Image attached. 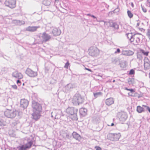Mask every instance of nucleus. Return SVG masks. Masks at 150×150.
I'll use <instances>...</instances> for the list:
<instances>
[{
  "instance_id": "nucleus-19",
  "label": "nucleus",
  "mask_w": 150,
  "mask_h": 150,
  "mask_svg": "<svg viewBox=\"0 0 150 150\" xmlns=\"http://www.w3.org/2000/svg\"><path fill=\"white\" fill-rule=\"evenodd\" d=\"M114 102V100L112 98H109L107 99L106 100L105 103L108 106L111 105L113 104Z\"/></svg>"
},
{
  "instance_id": "nucleus-13",
  "label": "nucleus",
  "mask_w": 150,
  "mask_h": 150,
  "mask_svg": "<svg viewBox=\"0 0 150 150\" xmlns=\"http://www.w3.org/2000/svg\"><path fill=\"white\" fill-rule=\"evenodd\" d=\"M42 38L43 40V42H45L50 40L51 37L48 34L45 32H44L42 34Z\"/></svg>"
},
{
  "instance_id": "nucleus-6",
  "label": "nucleus",
  "mask_w": 150,
  "mask_h": 150,
  "mask_svg": "<svg viewBox=\"0 0 150 150\" xmlns=\"http://www.w3.org/2000/svg\"><path fill=\"white\" fill-rule=\"evenodd\" d=\"M78 109L77 108L71 107H68L66 110L67 112L71 115H74L76 117L77 116Z\"/></svg>"
},
{
  "instance_id": "nucleus-62",
  "label": "nucleus",
  "mask_w": 150,
  "mask_h": 150,
  "mask_svg": "<svg viewBox=\"0 0 150 150\" xmlns=\"http://www.w3.org/2000/svg\"><path fill=\"white\" fill-rule=\"evenodd\" d=\"M132 6L133 7L134 6V4L132 3L131 4Z\"/></svg>"
},
{
  "instance_id": "nucleus-12",
  "label": "nucleus",
  "mask_w": 150,
  "mask_h": 150,
  "mask_svg": "<svg viewBox=\"0 0 150 150\" xmlns=\"http://www.w3.org/2000/svg\"><path fill=\"white\" fill-rule=\"evenodd\" d=\"M74 86V85L72 83H69L63 87V91L66 93H67L70 91Z\"/></svg>"
},
{
  "instance_id": "nucleus-1",
  "label": "nucleus",
  "mask_w": 150,
  "mask_h": 150,
  "mask_svg": "<svg viewBox=\"0 0 150 150\" xmlns=\"http://www.w3.org/2000/svg\"><path fill=\"white\" fill-rule=\"evenodd\" d=\"M32 106L33 112L32 114L33 118L37 120L40 117V113L41 112L42 110V106L38 103L33 100L32 102Z\"/></svg>"
},
{
  "instance_id": "nucleus-29",
  "label": "nucleus",
  "mask_w": 150,
  "mask_h": 150,
  "mask_svg": "<svg viewBox=\"0 0 150 150\" xmlns=\"http://www.w3.org/2000/svg\"><path fill=\"white\" fill-rule=\"evenodd\" d=\"M93 95L95 98H96L99 96H101L102 95V93L101 92H98L93 93Z\"/></svg>"
},
{
  "instance_id": "nucleus-10",
  "label": "nucleus",
  "mask_w": 150,
  "mask_h": 150,
  "mask_svg": "<svg viewBox=\"0 0 150 150\" xmlns=\"http://www.w3.org/2000/svg\"><path fill=\"white\" fill-rule=\"evenodd\" d=\"M118 115L119 120L120 122H124L127 117V113L124 112H120Z\"/></svg>"
},
{
  "instance_id": "nucleus-25",
  "label": "nucleus",
  "mask_w": 150,
  "mask_h": 150,
  "mask_svg": "<svg viewBox=\"0 0 150 150\" xmlns=\"http://www.w3.org/2000/svg\"><path fill=\"white\" fill-rule=\"evenodd\" d=\"M142 36L139 37H135V38L134 39L135 42L134 43V45H137L139 44L141 42V38Z\"/></svg>"
},
{
  "instance_id": "nucleus-20",
  "label": "nucleus",
  "mask_w": 150,
  "mask_h": 150,
  "mask_svg": "<svg viewBox=\"0 0 150 150\" xmlns=\"http://www.w3.org/2000/svg\"><path fill=\"white\" fill-rule=\"evenodd\" d=\"M126 36L127 38L129 39L131 42L134 41L133 39V34L132 33H128L126 34Z\"/></svg>"
},
{
  "instance_id": "nucleus-40",
  "label": "nucleus",
  "mask_w": 150,
  "mask_h": 150,
  "mask_svg": "<svg viewBox=\"0 0 150 150\" xmlns=\"http://www.w3.org/2000/svg\"><path fill=\"white\" fill-rule=\"evenodd\" d=\"M120 9L119 8L117 7V8H115L114 11H113V12L114 13H117L119 11Z\"/></svg>"
},
{
  "instance_id": "nucleus-39",
  "label": "nucleus",
  "mask_w": 150,
  "mask_h": 150,
  "mask_svg": "<svg viewBox=\"0 0 150 150\" xmlns=\"http://www.w3.org/2000/svg\"><path fill=\"white\" fill-rule=\"evenodd\" d=\"M118 60L117 58H115L113 59V60L112 61V63H113L114 64H117V63L118 62Z\"/></svg>"
},
{
  "instance_id": "nucleus-5",
  "label": "nucleus",
  "mask_w": 150,
  "mask_h": 150,
  "mask_svg": "<svg viewBox=\"0 0 150 150\" xmlns=\"http://www.w3.org/2000/svg\"><path fill=\"white\" fill-rule=\"evenodd\" d=\"M99 54V50L96 47H91L89 49V54L92 57H96Z\"/></svg>"
},
{
  "instance_id": "nucleus-11",
  "label": "nucleus",
  "mask_w": 150,
  "mask_h": 150,
  "mask_svg": "<svg viewBox=\"0 0 150 150\" xmlns=\"http://www.w3.org/2000/svg\"><path fill=\"white\" fill-rule=\"evenodd\" d=\"M29 104L28 101L25 99H22L20 101V107L23 108V110L26 108Z\"/></svg>"
},
{
  "instance_id": "nucleus-7",
  "label": "nucleus",
  "mask_w": 150,
  "mask_h": 150,
  "mask_svg": "<svg viewBox=\"0 0 150 150\" xmlns=\"http://www.w3.org/2000/svg\"><path fill=\"white\" fill-rule=\"evenodd\" d=\"M5 4L6 6L13 8L16 6V0H6Z\"/></svg>"
},
{
  "instance_id": "nucleus-34",
  "label": "nucleus",
  "mask_w": 150,
  "mask_h": 150,
  "mask_svg": "<svg viewBox=\"0 0 150 150\" xmlns=\"http://www.w3.org/2000/svg\"><path fill=\"white\" fill-rule=\"evenodd\" d=\"M137 58L140 60H141L142 59V55L140 52H138L137 53Z\"/></svg>"
},
{
  "instance_id": "nucleus-61",
  "label": "nucleus",
  "mask_w": 150,
  "mask_h": 150,
  "mask_svg": "<svg viewBox=\"0 0 150 150\" xmlns=\"http://www.w3.org/2000/svg\"><path fill=\"white\" fill-rule=\"evenodd\" d=\"M111 80L109 79L108 81H107L108 82H111Z\"/></svg>"
},
{
  "instance_id": "nucleus-46",
  "label": "nucleus",
  "mask_w": 150,
  "mask_h": 150,
  "mask_svg": "<svg viewBox=\"0 0 150 150\" xmlns=\"http://www.w3.org/2000/svg\"><path fill=\"white\" fill-rule=\"evenodd\" d=\"M17 83L18 86H20L21 83L19 80H18L17 81Z\"/></svg>"
},
{
  "instance_id": "nucleus-2",
  "label": "nucleus",
  "mask_w": 150,
  "mask_h": 150,
  "mask_svg": "<svg viewBox=\"0 0 150 150\" xmlns=\"http://www.w3.org/2000/svg\"><path fill=\"white\" fill-rule=\"evenodd\" d=\"M6 109L7 110L4 112V114L5 116L8 118H13L16 115H20L22 114L21 112L19 111L16 110H11L8 109Z\"/></svg>"
},
{
  "instance_id": "nucleus-49",
  "label": "nucleus",
  "mask_w": 150,
  "mask_h": 150,
  "mask_svg": "<svg viewBox=\"0 0 150 150\" xmlns=\"http://www.w3.org/2000/svg\"><path fill=\"white\" fill-rule=\"evenodd\" d=\"M142 10L143 11L144 13H146L147 11L146 9L144 7H142Z\"/></svg>"
},
{
  "instance_id": "nucleus-24",
  "label": "nucleus",
  "mask_w": 150,
  "mask_h": 150,
  "mask_svg": "<svg viewBox=\"0 0 150 150\" xmlns=\"http://www.w3.org/2000/svg\"><path fill=\"white\" fill-rule=\"evenodd\" d=\"M27 149V148L26 147L25 144L19 146L16 148H14L13 149L14 150H26Z\"/></svg>"
},
{
  "instance_id": "nucleus-56",
  "label": "nucleus",
  "mask_w": 150,
  "mask_h": 150,
  "mask_svg": "<svg viewBox=\"0 0 150 150\" xmlns=\"http://www.w3.org/2000/svg\"><path fill=\"white\" fill-rule=\"evenodd\" d=\"M63 9L64 10V11L63 13H66V12L67 11V10L65 9V8H63Z\"/></svg>"
},
{
  "instance_id": "nucleus-63",
  "label": "nucleus",
  "mask_w": 150,
  "mask_h": 150,
  "mask_svg": "<svg viewBox=\"0 0 150 150\" xmlns=\"http://www.w3.org/2000/svg\"><path fill=\"white\" fill-rule=\"evenodd\" d=\"M46 70L47 71H48L49 70V69H47L46 68Z\"/></svg>"
},
{
  "instance_id": "nucleus-55",
  "label": "nucleus",
  "mask_w": 150,
  "mask_h": 150,
  "mask_svg": "<svg viewBox=\"0 0 150 150\" xmlns=\"http://www.w3.org/2000/svg\"><path fill=\"white\" fill-rule=\"evenodd\" d=\"M150 113V108H149V107H147V109H146Z\"/></svg>"
},
{
  "instance_id": "nucleus-58",
  "label": "nucleus",
  "mask_w": 150,
  "mask_h": 150,
  "mask_svg": "<svg viewBox=\"0 0 150 150\" xmlns=\"http://www.w3.org/2000/svg\"><path fill=\"white\" fill-rule=\"evenodd\" d=\"M86 15H87V16H91H91L92 15H91V14H90V13L87 14Z\"/></svg>"
},
{
  "instance_id": "nucleus-36",
  "label": "nucleus",
  "mask_w": 150,
  "mask_h": 150,
  "mask_svg": "<svg viewBox=\"0 0 150 150\" xmlns=\"http://www.w3.org/2000/svg\"><path fill=\"white\" fill-rule=\"evenodd\" d=\"M127 13L128 17L130 18H131L133 17V14L131 13V11H130L128 10L127 11Z\"/></svg>"
},
{
  "instance_id": "nucleus-17",
  "label": "nucleus",
  "mask_w": 150,
  "mask_h": 150,
  "mask_svg": "<svg viewBox=\"0 0 150 150\" xmlns=\"http://www.w3.org/2000/svg\"><path fill=\"white\" fill-rule=\"evenodd\" d=\"M87 110L86 108H81L79 110V113L82 117L85 116L87 113Z\"/></svg>"
},
{
  "instance_id": "nucleus-22",
  "label": "nucleus",
  "mask_w": 150,
  "mask_h": 150,
  "mask_svg": "<svg viewBox=\"0 0 150 150\" xmlns=\"http://www.w3.org/2000/svg\"><path fill=\"white\" fill-rule=\"evenodd\" d=\"M62 136L63 138H65L70 139L71 137L70 134H69L67 131H64L63 132Z\"/></svg>"
},
{
  "instance_id": "nucleus-57",
  "label": "nucleus",
  "mask_w": 150,
  "mask_h": 150,
  "mask_svg": "<svg viewBox=\"0 0 150 150\" xmlns=\"http://www.w3.org/2000/svg\"><path fill=\"white\" fill-rule=\"evenodd\" d=\"M139 23H137V24L136 27H138L139 26Z\"/></svg>"
},
{
  "instance_id": "nucleus-16",
  "label": "nucleus",
  "mask_w": 150,
  "mask_h": 150,
  "mask_svg": "<svg viewBox=\"0 0 150 150\" xmlns=\"http://www.w3.org/2000/svg\"><path fill=\"white\" fill-rule=\"evenodd\" d=\"M52 34L54 36H57L59 35L61 33V31L59 29L56 28H53L52 31Z\"/></svg>"
},
{
  "instance_id": "nucleus-60",
  "label": "nucleus",
  "mask_w": 150,
  "mask_h": 150,
  "mask_svg": "<svg viewBox=\"0 0 150 150\" xmlns=\"http://www.w3.org/2000/svg\"><path fill=\"white\" fill-rule=\"evenodd\" d=\"M103 21V22H104L105 24H107V22H105V21Z\"/></svg>"
},
{
  "instance_id": "nucleus-48",
  "label": "nucleus",
  "mask_w": 150,
  "mask_h": 150,
  "mask_svg": "<svg viewBox=\"0 0 150 150\" xmlns=\"http://www.w3.org/2000/svg\"><path fill=\"white\" fill-rule=\"evenodd\" d=\"M128 94L129 96H131L134 97L135 96V95L134 94V93H131V92L129 93H128Z\"/></svg>"
},
{
  "instance_id": "nucleus-3",
  "label": "nucleus",
  "mask_w": 150,
  "mask_h": 150,
  "mask_svg": "<svg viewBox=\"0 0 150 150\" xmlns=\"http://www.w3.org/2000/svg\"><path fill=\"white\" fill-rule=\"evenodd\" d=\"M83 100V98L80 94L76 93L73 97L72 103L75 105H79L82 103Z\"/></svg>"
},
{
  "instance_id": "nucleus-33",
  "label": "nucleus",
  "mask_w": 150,
  "mask_h": 150,
  "mask_svg": "<svg viewBox=\"0 0 150 150\" xmlns=\"http://www.w3.org/2000/svg\"><path fill=\"white\" fill-rule=\"evenodd\" d=\"M120 67L122 68H125L126 67L125 62V61L122 62L119 64Z\"/></svg>"
},
{
  "instance_id": "nucleus-43",
  "label": "nucleus",
  "mask_w": 150,
  "mask_h": 150,
  "mask_svg": "<svg viewBox=\"0 0 150 150\" xmlns=\"http://www.w3.org/2000/svg\"><path fill=\"white\" fill-rule=\"evenodd\" d=\"M17 124V122L16 121H14L11 124V126L13 127L15 126Z\"/></svg>"
},
{
  "instance_id": "nucleus-15",
  "label": "nucleus",
  "mask_w": 150,
  "mask_h": 150,
  "mask_svg": "<svg viewBox=\"0 0 150 150\" xmlns=\"http://www.w3.org/2000/svg\"><path fill=\"white\" fill-rule=\"evenodd\" d=\"M73 138L79 142H81L82 139V137L77 132H74L72 134Z\"/></svg>"
},
{
  "instance_id": "nucleus-41",
  "label": "nucleus",
  "mask_w": 150,
  "mask_h": 150,
  "mask_svg": "<svg viewBox=\"0 0 150 150\" xmlns=\"http://www.w3.org/2000/svg\"><path fill=\"white\" fill-rule=\"evenodd\" d=\"M69 64H70L69 63V62L68 61L65 64V65L64 66V67L65 68L68 69Z\"/></svg>"
},
{
  "instance_id": "nucleus-44",
  "label": "nucleus",
  "mask_w": 150,
  "mask_h": 150,
  "mask_svg": "<svg viewBox=\"0 0 150 150\" xmlns=\"http://www.w3.org/2000/svg\"><path fill=\"white\" fill-rule=\"evenodd\" d=\"M4 121L2 120H0V126H2L4 125Z\"/></svg>"
},
{
  "instance_id": "nucleus-35",
  "label": "nucleus",
  "mask_w": 150,
  "mask_h": 150,
  "mask_svg": "<svg viewBox=\"0 0 150 150\" xmlns=\"http://www.w3.org/2000/svg\"><path fill=\"white\" fill-rule=\"evenodd\" d=\"M124 89L125 90H127L128 91H130L131 93H134L135 92V90L134 89H133L132 88L129 89V88H127V87H125L124 88Z\"/></svg>"
},
{
  "instance_id": "nucleus-59",
  "label": "nucleus",
  "mask_w": 150,
  "mask_h": 150,
  "mask_svg": "<svg viewBox=\"0 0 150 150\" xmlns=\"http://www.w3.org/2000/svg\"><path fill=\"white\" fill-rule=\"evenodd\" d=\"M114 123H111V126H114Z\"/></svg>"
},
{
  "instance_id": "nucleus-52",
  "label": "nucleus",
  "mask_w": 150,
  "mask_h": 150,
  "mask_svg": "<svg viewBox=\"0 0 150 150\" xmlns=\"http://www.w3.org/2000/svg\"><path fill=\"white\" fill-rule=\"evenodd\" d=\"M85 69L86 70H88V71H90L91 72H92V70L91 69H88V68H85Z\"/></svg>"
},
{
  "instance_id": "nucleus-28",
  "label": "nucleus",
  "mask_w": 150,
  "mask_h": 150,
  "mask_svg": "<svg viewBox=\"0 0 150 150\" xmlns=\"http://www.w3.org/2000/svg\"><path fill=\"white\" fill-rule=\"evenodd\" d=\"M16 24L18 25H21L24 24L25 23V22L23 21L16 20Z\"/></svg>"
},
{
  "instance_id": "nucleus-37",
  "label": "nucleus",
  "mask_w": 150,
  "mask_h": 150,
  "mask_svg": "<svg viewBox=\"0 0 150 150\" xmlns=\"http://www.w3.org/2000/svg\"><path fill=\"white\" fill-rule=\"evenodd\" d=\"M142 35V34H140L139 33L137 34H133V39L134 41V39L135 38V37H139L141 36Z\"/></svg>"
},
{
  "instance_id": "nucleus-30",
  "label": "nucleus",
  "mask_w": 150,
  "mask_h": 150,
  "mask_svg": "<svg viewBox=\"0 0 150 150\" xmlns=\"http://www.w3.org/2000/svg\"><path fill=\"white\" fill-rule=\"evenodd\" d=\"M140 52L142 54H143L144 55L147 56L148 55L149 52L148 51H145L144 50L141 49L140 50Z\"/></svg>"
},
{
  "instance_id": "nucleus-27",
  "label": "nucleus",
  "mask_w": 150,
  "mask_h": 150,
  "mask_svg": "<svg viewBox=\"0 0 150 150\" xmlns=\"http://www.w3.org/2000/svg\"><path fill=\"white\" fill-rule=\"evenodd\" d=\"M144 68L146 69H150V64H148V63H147L144 60Z\"/></svg>"
},
{
  "instance_id": "nucleus-21",
  "label": "nucleus",
  "mask_w": 150,
  "mask_h": 150,
  "mask_svg": "<svg viewBox=\"0 0 150 150\" xmlns=\"http://www.w3.org/2000/svg\"><path fill=\"white\" fill-rule=\"evenodd\" d=\"M134 54V52L130 50H124L122 52V54L125 55H132Z\"/></svg>"
},
{
  "instance_id": "nucleus-45",
  "label": "nucleus",
  "mask_w": 150,
  "mask_h": 150,
  "mask_svg": "<svg viewBox=\"0 0 150 150\" xmlns=\"http://www.w3.org/2000/svg\"><path fill=\"white\" fill-rule=\"evenodd\" d=\"M120 52V50L119 48H117L116 51L115 52V54H119Z\"/></svg>"
},
{
  "instance_id": "nucleus-42",
  "label": "nucleus",
  "mask_w": 150,
  "mask_h": 150,
  "mask_svg": "<svg viewBox=\"0 0 150 150\" xmlns=\"http://www.w3.org/2000/svg\"><path fill=\"white\" fill-rule=\"evenodd\" d=\"M134 73V71L133 69H131L130 70L129 74V75H133Z\"/></svg>"
},
{
  "instance_id": "nucleus-18",
  "label": "nucleus",
  "mask_w": 150,
  "mask_h": 150,
  "mask_svg": "<svg viewBox=\"0 0 150 150\" xmlns=\"http://www.w3.org/2000/svg\"><path fill=\"white\" fill-rule=\"evenodd\" d=\"M39 28V26H29L26 29V30L30 32H34L37 30V28Z\"/></svg>"
},
{
  "instance_id": "nucleus-54",
  "label": "nucleus",
  "mask_w": 150,
  "mask_h": 150,
  "mask_svg": "<svg viewBox=\"0 0 150 150\" xmlns=\"http://www.w3.org/2000/svg\"><path fill=\"white\" fill-rule=\"evenodd\" d=\"M142 106L144 107V108H146V109H147V107H149L145 105H143Z\"/></svg>"
},
{
  "instance_id": "nucleus-14",
  "label": "nucleus",
  "mask_w": 150,
  "mask_h": 150,
  "mask_svg": "<svg viewBox=\"0 0 150 150\" xmlns=\"http://www.w3.org/2000/svg\"><path fill=\"white\" fill-rule=\"evenodd\" d=\"M12 75L13 77L18 79H21L23 77V76L22 74L17 71L13 72L12 73Z\"/></svg>"
},
{
  "instance_id": "nucleus-64",
  "label": "nucleus",
  "mask_w": 150,
  "mask_h": 150,
  "mask_svg": "<svg viewBox=\"0 0 150 150\" xmlns=\"http://www.w3.org/2000/svg\"><path fill=\"white\" fill-rule=\"evenodd\" d=\"M115 82V80H113L112 81V82Z\"/></svg>"
},
{
  "instance_id": "nucleus-53",
  "label": "nucleus",
  "mask_w": 150,
  "mask_h": 150,
  "mask_svg": "<svg viewBox=\"0 0 150 150\" xmlns=\"http://www.w3.org/2000/svg\"><path fill=\"white\" fill-rule=\"evenodd\" d=\"M91 17L94 18L96 19V20L97 19V18L95 16L93 15L91 16Z\"/></svg>"
},
{
  "instance_id": "nucleus-8",
  "label": "nucleus",
  "mask_w": 150,
  "mask_h": 150,
  "mask_svg": "<svg viewBox=\"0 0 150 150\" xmlns=\"http://www.w3.org/2000/svg\"><path fill=\"white\" fill-rule=\"evenodd\" d=\"M25 73L29 76L31 77H34L37 76V72L33 71L30 68H27L25 71Z\"/></svg>"
},
{
  "instance_id": "nucleus-38",
  "label": "nucleus",
  "mask_w": 150,
  "mask_h": 150,
  "mask_svg": "<svg viewBox=\"0 0 150 150\" xmlns=\"http://www.w3.org/2000/svg\"><path fill=\"white\" fill-rule=\"evenodd\" d=\"M146 35L148 38L150 39V29H148L146 30Z\"/></svg>"
},
{
  "instance_id": "nucleus-32",
  "label": "nucleus",
  "mask_w": 150,
  "mask_h": 150,
  "mask_svg": "<svg viewBox=\"0 0 150 150\" xmlns=\"http://www.w3.org/2000/svg\"><path fill=\"white\" fill-rule=\"evenodd\" d=\"M43 4L45 6H48L50 4V3L48 0H44L43 1Z\"/></svg>"
},
{
  "instance_id": "nucleus-4",
  "label": "nucleus",
  "mask_w": 150,
  "mask_h": 150,
  "mask_svg": "<svg viewBox=\"0 0 150 150\" xmlns=\"http://www.w3.org/2000/svg\"><path fill=\"white\" fill-rule=\"evenodd\" d=\"M120 136V133H109L107 135V138L108 139L112 141H117L119 140Z\"/></svg>"
},
{
  "instance_id": "nucleus-9",
  "label": "nucleus",
  "mask_w": 150,
  "mask_h": 150,
  "mask_svg": "<svg viewBox=\"0 0 150 150\" xmlns=\"http://www.w3.org/2000/svg\"><path fill=\"white\" fill-rule=\"evenodd\" d=\"M109 23L110 26L112 28V29L115 32L117 31L119 28L118 23L112 20L109 21Z\"/></svg>"
},
{
  "instance_id": "nucleus-23",
  "label": "nucleus",
  "mask_w": 150,
  "mask_h": 150,
  "mask_svg": "<svg viewBox=\"0 0 150 150\" xmlns=\"http://www.w3.org/2000/svg\"><path fill=\"white\" fill-rule=\"evenodd\" d=\"M137 111L139 113H141L142 112H145V110L142 107L139 105L137 107Z\"/></svg>"
},
{
  "instance_id": "nucleus-26",
  "label": "nucleus",
  "mask_w": 150,
  "mask_h": 150,
  "mask_svg": "<svg viewBox=\"0 0 150 150\" xmlns=\"http://www.w3.org/2000/svg\"><path fill=\"white\" fill-rule=\"evenodd\" d=\"M33 144V141L31 140L28 142L27 143L25 144V146H26V147L28 149L30 148L31 146Z\"/></svg>"
},
{
  "instance_id": "nucleus-47",
  "label": "nucleus",
  "mask_w": 150,
  "mask_h": 150,
  "mask_svg": "<svg viewBox=\"0 0 150 150\" xmlns=\"http://www.w3.org/2000/svg\"><path fill=\"white\" fill-rule=\"evenodd\" d=\"M95 148L96 150H101L102 149L101 148L98 146H96L95 147Z\"/></svg>"
},
{
  "instance_id": "nucleus-50",
  "label": "nucleus",
  "mask_w": 150,
  "mask_h": 150,
  "mask_svg": "<svg viewBox=\"0 0 150 150\" xmlns=\"http://www.w3.org/2000/svg\"><path fill=\"white\" fill-rule=\"evenodd\" d=\"M146 5L147 6L150 7V1L147 0V4Z\"/></svg>"
},
{
  "instance_id": "nucleus-51",
  "label": "nucleus",
  "mask_w": 150,
  "mask_h": 150,
  "mask_svg": "<svg viewBox=\"0 0 150 150\" xmlns=\"http://www.w3.org/2000/svg\"><path fill=\"white\" fill-rule=\"evenodd\" d=\"M11 86L14 89H17V86L15 85H12Z\"/></svg>"
},
{
  "instance_id": "nucleus-31",
  "label": "nucleus",
  "mask_w": 150,
  "mask_h": 150,
  "mask_svg": "<svg viewBox=\"0 0 150 150\" xmlns=\"http://www.w3.org/2000/svg\"><path fill=\"white\" fill-rule=\"evenodd\" d=\"M128 83L129 85L133 84L134 83V79L129 78L128 79Z\"/></svg>"
}]
</instances>
